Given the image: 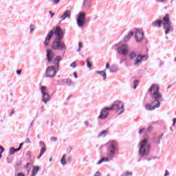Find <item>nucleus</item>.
<instances>
[{
	"label": "nucleus",
	"instance_id": "obj_55",
	"mask_svg": "<svg viewBox=\"0 0 176 176\" xmlns=\"http://www.w3.org/2000/svg\"><path fill=\"white\" fill-rule=\"evenodd\" d=\"M16 74H17V75H21V70H17Z\"/></svg>",
	"mask_w": 176,
	"mask_h": 176
},
{
	"label": "nucleus",
	"instance_id": "obj_7",
	"mask_svg": "<svg viewBox=\"0 0 176 176\" xmlns=\"http://www.w3.org/2000/svg\"><path fill=\"white\" fill-rule=\"evenodd\" d=\"M52 49L54 50H64L63 56L65 54V50H67V46L65 43L61 42V40H58L55 38L52 43Z\"/></svg>",
	"mask_w": 176,
	"mask_h": 176
},
{
	"label": "nucleus",
	"instance_id": "obj_16",
	"mask_svg": "<svg viewBox=\"0 0 176 176\" xmlns=\"http://www.w3.org/2000/svg\"><path fill=\"white\" fill-rule=\"evenodd\" d=\"M54 58V52L52 50H47V60L48 63H52V60Z\"/></svg>",
	"mask_w": 176,
	"mask_h": 176
},
{
	"label": "nucleus",
	"instance_id": "obj_10",
	"mask_svg": "<svg viewBox=\"0 0 176 176\" xmlns=\"http://www.w3.org/2000/svg\"><path fill=\"white\" fill-rule=\"evenodd\" d=\"M129 45L126 43L118 45L117 48L118 53L121 54V56H127V54H129Z\"/></svg>",
	"mask_w": 176,
	"mask_h": 176
},
{
	"label": "nucleus",
	"instance_id": "obj_48",
	"mask_svg": "<svg viewBox=\"0 0 176 176\" xmlns=\"http://www.w3.org/2000/svg\"><path fill=\"white\" fill-rule=\"evenodd\" d=\"M25 144H31V140H30L28 138L25 139Z\"/></svg>",
	"mask_w": 176,
	"mask_h": 176
},
{
	"label": "nucleus",
	"instance_id": "obj_15",
	"mask_svg": "<svg viewBox=\"0 0 176 176\" xmlns=\"http://www.w3.org/2000/svg\"><path fill=\"white\" fill-rule=\"evenodd\" d=\"M60 19H61V21H64L66 19H71V10H65L63 14L60 16Z\"/></svg>",
	"mask_w": 176,
	"mask_h": 176
},
{
	"label": "nucleus",
	"instance_id": "obj_25",
	"mask_svg": "<svg viewBox=\"0 0 176 176\" xmlns=\"http://www.w3.org/2000/svg\"><path fill=\"white\" fill-rule=\"evenodd\" d=\"M60 164L62 166L67 164V155L64 154L60 160Z\"/></svg>",
	"mask_w": 176,
	"mask_h": 176
},
{
	"label": "nucleus",
	"instance_id": "obj_9",
	"mask_svg": "<svg viewBox=\"0 0 176 176\" xmlns=\"http://www.w3.org/2000/svg\"><path fill=\"white\" fill-rule=\"evenodd\" d=\"M41 91L43 96V98H42L43 102H44V104H47V102L52 100L50 95H49V91L47 90V88L45 86H41Z\"/></svg>",
	"mask_w": 176,
	"mask_h": 176
},
{
	"label": "nucleus",
	"instance_id": "obj_21",
	"mask_svg": "<svg viewBox=\"0 0 176 176\" xmlns=\"http://www.w3.org/2000/svg\"><path fill=\"white\" fill-rule=\"evenodd\" d=\"M108 131H109L108 129L102 131L98 135V138H101V137H102L103 138H105V137H107V135L108 134Z\"/></svg>",
	"mask_w": 176,
	"mask_h": 176
},
{
	"label": "nucleus",
	"instance_id": "obj_8",
	"mask_svg": "<svg viewBox=\"0 0 176 176\" xmlns=\"http://www.w3.org/2000/svg\"><path fill=\"white\" fill-rule=\"evenodd\" d=\"M162 24L164 25L165 34H168V32L171 31V21H170V15L168 14H166L164 17Z\"/></svg>",
	"mask_w": 176,
	"mask_h": 176
},
{
	"label": "nucleus",
	"instance_id": "obj_53",
	"mask_svg": "<svg viewBox=\"0 0 176 176\" xmlns=\"http://www.w3.org/2000/svg\"><path fill=\"white\" fill-rule=\"evenodd\" d=\"M74 78H76V79H77L78 78V73H76V72H74Z\"/></svg>",
	"mask_w": 176,
	"mask_h": 176
},
{
	"label": "nucleus",
	"instance_id": "obj_59",
	"mask_svg": "<svg viewBox=\"0 0 176 176\" xmlns=\"http://www.w3.org/2000/svg\"><path fill=\"white\" fill-rule=\"evenodd\" d=\"M158 2H164L166 0H157Z\"/></svg>",
	"mask_w": 176,
	"mask_h": 176
},
{
	"label": "nucleus",
	"instance_id": "obj_27",
	"mask_svg": "<svg viewBox=\"0 0 176 176\" xmlns=\"http://www.w3.org/2000/svg\"><path fill=\"white\" fill-rule=\"evenodd\" d=\"M85 19H86V13H85V12H80L77 19L85 20Z\"/></svg>",
	"mask_w": 176,
	"mask_h": 176
},
{
	"label": "nucleus",
	"instance_id": "obj_56",
	"mask_svg": "<svg viewBox=\"0 0 176 176\" xmlns=\"http://www.w3.org/2000/svg\"><path fill=\"white\" fill-rule=\"evenodd\" d=\"M14 113V109H13L11 113H10V116H12V115H13Z\"/></svg>",
	"mask_w": 176,
	"mask_h": 176
},
{
	"label": "nucleus",
	"instance_id": "obj_23",
	"mask_svg": "<svg viewBox=\"0 0 176 176\" xmlns=\"http://www.w3.org/2000/svg\"><path fill=\"white\" fill-rule=\"evenodd\" d=\"M96 74H98V75H100L103 78V80H105L107 79V73L104 71H96Z\"/></svg>",
	"mask_w": 176,
	"mask_h": 176
},
{
	"label": "nucleus",
	"instance_id": "obj_26",
	"mask_svg": "<svg viewBox=\"0 0 176 176\" xmlns=\"http://www.w3.org/2000/svg\"><path fill=\"white\" fill-rule=\"evenodd\" d=\"M154 129H155V122H153L148 125L147 128V131L148 133H151V131H153Z\"/></svg>",
	"mask_w": 176,
	"mask_h": 176
},
{
	"label": "nucleus",
	"instance_id": "obj_34",
	"mask_svg": "<svg viewBox=\"0 0 176 176\" xmlns=\"http://www.w3.org/2000/svg\"><path fill=\"white\" fill-rule=\"evenodd\" d=\"M162 20L157 21L155 22V25H157V27H162Z\"/></svg>",
	"mask_w": 176,
	"mask_h": 176
},
{
	"label": "nucleus",
	"instance_id": "obj_64",
	"mask_svg": "<svg viewBox=\"0 0 176 176\" xmlns=\"http://www.w3.org/2000/svg\"><path fill=\"white\" fill-rule=\"evenodd\" d=\"M30 176H35V174H32V175H31Z\"/></svg>",
	"mask_w": 176,
	"mask_h": 176
},
{
	"label": "nucleus",
	"instance_id": "obj_3",
	"mask_svg": "<svg viewBox=\"0 0 176 176\" xmlns=\"http://www.w3.org/2000/svg\"><path fill=\"white\" fill-rule=\"evenodd\" d=\"M118 151H119V144H118V142L110 140L107 143V156L112 160V159L115 157V155L118 153Z\"/></svg>",
	"mask_w": 176,
	"mask_h": 176
},
{
	"label": "nucleus",
	"instance_id": "obj_40",
	"mask_svg": "<svg viewBox=\"0 0 176 176\" xmlns=\"http://www.w3.org/2000/svg\"><path fill=\"white\" fill-rule=\"evenodd\" d=\"M144 131H145V128H142L139 130L138 133L140 134V135H141V134H142Z\"/></svg>",
	"mask_w": 176,
	"mask_h": 176
},
{
	"label": "nucleus",
	"instance_id": "obj_24",
	"mask_svg": "<svg viewBox=\"0 0 176 176\" xmlns=\"http://www.w3.org/2000/svg\"><path fill=\"white\" fill-rule=\"evenodd\" d=\"M111 158H109V157H104L97 162V164L100 165L101 164V163H104V162H109Z\"/></svg>",
	"mask_w": 176,
	"mask_h": 176
},
{
	"label": "nucleus",
	"instance_id": "obj_33",
	"mask_svg": "<svg viewBox=\"0 0 176 176\" xmlns=\"http://www.w3.org/2000/svg\"><path fill=\"white\" fill-rule=\"evenodd\" d=\"M140 83V81L138 80H134L133 82V89L135 90L137 89V86H138V84Z\"/></svg>",
	"mask_w": 176,
	"mask_h": 176
},
{
	"label": "nucleus",
	"instance_id": "obj_2",
	"mask_svg": "<svg viewBox=\"0 0 176 176\" xmlns=\"http://www.w3.org/2000/svg\"><path fill=\"white\" fill-rule=\"evenodd\" d=\"M54 34L56 36L55 39H57L58 41H61V39L64 38V32H63V30L61 29V28H60V26H57L55 28V30H51L46 36L45 41L44 42L45 46H49L50 39L53 38V35H54Z\"/></svg>",
	"mask_w": 176,
	"mask_h": 176
},
{
	"label": "nucleus",
	"instance_id": "obj_19",
	"mask_svg": "<svg viewBox=\"0 0 176 176\" xmlns=\"http://www.w3.org/2000/svg\"><path fill=\"white\" fill-rule=\"evenodd\" d=\"M148 91L151 94L152 98H155V84L151 85Z\"/></svg>",
	"mask_w": 176,
	"mask_h": 176
},
{
	"label": "nucleus",
	"instance_id": "obj_18",
	"mask_svg": "<svg viewBox=\"0 0 176 176\" xmlns=\"http://www.w3.org/2000/svg\"><path fill=\"white\" fill-rule=\"evenodd\" d=\"M62 85H64L66 83L67 86H72V85H74V82H72V80L71 78H65L61 80Z\"/></svg>",
	"mask_w": 176,
	"mask_h": 176
},
{
	"label": "nucleus",
	"instance_id": "obj_52",
	"mask_svg": "<svg viewBox=\"0 0 176 176\" xmlns=\"http://www.w3.org/2000/svg\"><path fill=\"white\" fill-rule=\"evenodd\" d=\"M16 176H25V175H24V173H20L16 174Z\"/></svg>",
	"mask_w": 176,
	"mask_h": 176
},
{
	"label": "nucleus",
	"instance_id": "obj_20",
	"mask_svg": "<svg viewBox=\"0 0 176 176\" xmlns=\"http://www.w3.org/2000/svg\"><path fill=\"white\" fill-rule=\"evenodd\" d=\"M109 71L111 74H115L119 71V67H118L116 65H113L111 68H109Z\"/></svg>",
	"mask_w": 176,
	"mask_h": 176
},
{
	"label": "nucleus",
	"instance_id": "obj_35",
	"mask_svg": "<svg viewBox=\"0 0 176 176\" xmlns=\"http://www.w3.org/2000/svg\"><path fill=\"white\" fill-rule=\"evenodd\" d=\"M87 66V68H91V63H90V61L89 60V58L86 60Z\"/></svg>",
	"mask_w": 176,
	"mask_h": 176
},
{
	"label": "nucleus",
	"instance_id": "obj_1",
	"mask_svg": "<svg viewBox=\"0 0 176 176\" xmlns=\"http://www.w3.org/2000/svg\"><path fill=\"white\" fill-rule=\"evenodd\" d=\"M62 58L61 56H58L55 58L54 60L55 66H51L47 68L45 72V78H54V76H56L57 71H60V61H61Z\"/></svg>",
	"mask_w": 176,
	"mask_h": 176
},
{
	"label": "nucleus",
	"instance_id": "obj_46",
	"mask_svg": "<svg viewBox=\"0 0 176 176\" xmlns=\"http://www.w3.org/2000/svg\"><path fill=\"white\" fill-rule=\"evenodd\" d=\"M21 164V160L18 161L16 164V167H20Z\"/></svg>",
	"mask_w": 176,
	"mask_h": 176
},
{
	"label": "nucleus",
	"instance_id": "obj_39",
	"mask_svg": "<svg viewBox=\"0 0 176 176\" xmlns=\"http://www.w3.org/2000/svg\"><path fill=\"white\" fill-rule=\"evenodd\" d=\"M84 124H85L86 127H93L91 124L89 123V121H85Z\"/></svg>",
	"mask_w": 176,
	"mask_h": 176
},
{
	"label": "nucleus",
	"instance_id": "obj_38",
	"mask_svg": "<svg viewBox=\"0 0 176 176\" xmlns=\"http://www.w3.org/2000/svg\"><path fill=\"white\" fill-rule=\"evenodd\" d=\"M30 34H32V31H34L35 30V26H34V25H30Z\"/></svg>",
	"mask_w": 176,
	"mask_h": 176
},
{
	"label": "nucleus",
	"instance_id": "obj_28",
	"mask_svg": "<svg viewBox=\"0 0 176 176\" xmlns=\"http://www.w3.org/2000/svg\"><path fill=\"white\" fill-rule=\"evenodd\" d=\"M19 151H20V148H14L13 147H12L11 148H10V155H14L15 152H19Z\"/></svg>",
	"mask_w": 176,
	"mask_h": 176
},
{
	"label": "nucleus",
	"instance_id": "obj_22",
	"mask_svg": "<svg viewBox=\"0 0 176 176\" xmlns=\"http://www.w3.org/2000/svg\"><path fill=\"white\" fill-rule=\"evenodd\" d=\"M133 35H134V32L133 31L129 32L127 36L124 37V42H129V41H130V38H131Z\"/></svg>",
	"mask_w": 176,
	"mask_h": 176
},
{
	"label": "nucleus",
	"instance_id": "obj_49",
	"mask_svg": "<svg viewBox=\"0 0 176 176\" xmlns=\"http://www.w3.org/2000/svg\"><path fill=\"white\" fill-rule=\"evenodd\" d=\"M67 162H68V163H71V162H72V159L71 158V157H68L67 158Z\"/></svg>",
	"mask_w": 176,
	"mask_h": 176
},
{
	"label": "nucleus",
	"instance_id": "obj_17",
	"mask_svg": "<svg viewBox=\"0 0 176 176\" xmlns=\"http://www.w3.org/2000/svg\"><path fill=\"white\" fill-rule=\"evenodd\" d=\"M145 108L146 111H153L155 109V100H153L151 103H147Z\"/></svg>",
	"mask_w": 176,
	"mask_h": 176
},
{
	"label": "nucleus",
	"instance_id": "obj_43",
	"mask_svg": "<svg viewBox=\"0 0 176 176\" xmlns=\"http://www.w3.org/2000/svg\"><path fill=\"white\" fill-rule=\"evenodd\" d=\"M70 67H72V68H76V62H73L71 65Z\"/></svg>",
	"mask_w": 176,
	"mask_h": 176
},
{
	"label": "nucleus",
	"instance_id": "obj_32",
	"mask_svg": "<svg viewBox=\"0 0 176 176\" xmlns=\"http://www.w3.org/2000/svg\"><path fill=\"white\" fill-rule=\"evenodd\" d=\"M121 176H133V172L125 171L121 174Z\"/></svg>",
	"mask_w": 176,
	"mask_h": 176
},
{
	"label": "nucleus",
	"instance_id": "obj_5",
	"mask_svg": "<svg viewBox=\"0 0 176 176\" xmlns=\"http://www.w3.org/2000/svg\"><path fill=\"white\" fill-rule=\"evenodd\" d=\"M128 56L129 59L133 61L134 65H138L139 63H142L144 60H146L147 58L146 55H137V53L134 51L129 52Z\"/></svg>",
	"mask_w": 176,
	"mask_h": 176
},
{
	"label": "nucleus",
	"instance_id": "obj_44",
	"mask_svg": "<svg viewBox=\"0 0 176 176\" xmlns=\"http://www.w3.org/2000/svg\"><path fill=\"white\" fill-rule=\"evenodd\" d=\"M51 141H52L53 142H56V141H57V138L56 137H51L50 138Z\"/></svg>",
	"mask_w": 176,
	"mask_h": 176
},
{
	"label": "nucleus",
	"instance_id": "obj_13",
	"mask_svg": "<svg viewBox=\"0 0 176 176\" xmlns=\"http://www.w3.org/2000/svg\"><path fill=\"white\" fill-rule=\"evenodd\" d=\"M135 39L136 42H141L144 39V32L140 29H135Z\"/></svg>",
	"mask_w": 176,
	"mask_h": 176
},
{
	"label": "nucleus",
	"instance_id": "obj_57",
	"mask_svg": "<svg viewBox=\"0 0 176 176\" xmlns=\"http://www.w3.org/2000/svg\"><path fill=\"white\" fill-rule=\"evenodd\" d=\"M175 123H176V118L173 119V126H175Z\"/></svg>",
	"mask_w": 176,
	"mask_h": 176
},
{
	"label": "nucleus",
	"instance_id": "obj_37",
	"mask_svg": "<svg viewBox=\"0 0 176 176\" xmlns=\"http://www.w3.org/2000/svg\"><path fill=\"white\" fill-rule=\"evenodd\" d=\"M60 0H51V2H52L53 5H58V3Z\"/></svg>",
	"mask_w": 176,
	"mask_h": 176
},
{
	"label": "nucleus",
	"instance_id": "obj_12",
	"mask_svg": "<svg viewBox=\"0 0 176 176\" xmlns=\"http://www.w3.org/2000/svg\"><path fill=\"white\" fill-rule=\"evenodd\" d=\"M109 111H111L109 107H104L103 108L101 111L100 114L98 117V119H101L102 120H104V119H107L108 118V115H109Z\"/></svg>",
	"mask_w": 176,
	"mask_h": 176
},
{
	"label": "nucleus",
	"instance_id": "obj_60",
	"mask_svg": "<svg viewBox=\"0 0 176 176\" xmlns=\"http://www.w3.org/2000/svg\"><path fill=\"white\" fill-rule=\"evenodd\" d=\"M123 63V59H121L120 60V64H122Z\"/></svg>",
	"mask_w": 176,
	"mask_h": 176
},
{
	"label": "nucleus",
	"instance_id": "obj_11",
	"mask_svg": "<svg viewBox=\"0 0 176 176\" xmlns=\"http://www.w3.org/2000/svg\"><path fill=\"white\" fill-rule=\"evenodd\" d=\"M155 89H157V91L155 92V108H159L160 107V101H163V96L159 92V87L155 85Z\"/></svg>",
	"mask_w": 176,
	"mask_h": 176
},
{
	"label": "nucleus",
	"instance_id": "obj_4",
	"mask_svg": "<svg viewBox=\"0 0 176 176\" xmlns=\"http://www.w3.org/2000/svg\"><path fill=\"white\" fill-rule=\"evenodd\" d=\"M151 151V146L148 144V140L144 139L139 143V156L144 157V156H148L149 151Z\"/></svg>",
	"mask_w": 176,
	"mask_h": 176
},
{
	"label": "nucleus",
	"instance_id": "obj_42",
	"mask_svg": "<svg viewBox=\"0 0 176 176\" xmlns=\"http://www.w3.org/2000/svg\"><path fill=\"white\" fill-rule=\"evenodd\" d=\"M39 145H40V146L46 148V144H45V142H43L42 141L39 142Z\"/></svg>",
	"mask_w": 176,
	"mask_h": 176
},
{
	"label": "nucleus",
	"instance_id": "obj_50",
	"mask_svg": "<svg viewBox=\"0 0 176 176\" xmlns=\"http://www.w3.org/2000/svg\"><path fill=\"white\" fill-rule=\"evenodd\" d=\"M50 14L51 15V19H53V16H54V12L52 11H49Z\"/></svg>",
	"mask_w": 176,
	"mask_h": 176
},
{
	"label": "nucleus",
	"instance_id": "obj_54",
	"mask_svg": "<svg viewBox=\"0 0 176 176\" xmlns=\"http://www.w3.org/2000/svg\"><path fill=\"white\" fill-rule=\"evenodd\" d=\"M168 175H170V173L168 172V170H166L164 176H168Z\"/></svg>",
	"mask_w": 176,
	"mask_h": 176
},
{
	"label": "nucleus",
	"instance_id": "obj_31",
	"mask_svg": "<svg viewBox=\"0 0 176 176\" xmlns=\"http://www.w3.org/2000/svg\"><path fill=\"white\" fill-rule=\"evenodd\" d=\"M39 166H34L32 174H34V175H36V174H38V173L39 172Z\"/></svg>",
	"mask_w": 176,
	"mask_h": 176
},
{
	"label": "nucleus",
	"instance_id": "obj_41",
	"mask_svg": "<svg viewBox=\"0 0 176 176\" xmlns=\"http://www.w3.org/2000/svg\"><path fill=\"white\" fill-rule=\"evenodd\" d=\"M6 160H7V163L8 164H10V163H12V162H13V160H12V158H9V157H6Z\"/></svg>",
	"mask_w": 176,
	"mask_h": 176
},
{
	"label": "nucleus",
	"instance_id": "obj_61",
	"mask_svg": "<svg viewBox=\"0 0 176 176\" xmlns=\"http://www.w3.org/2000/svg\"><path fill=\"white\" fill-rule=\"evenodd\" d=\"M41 112H43V105L41 106Z\"/></svg>",
	"mask_w": 176,
	"mask_h": 176
},
{
	"label": "nucleus",
	"instance_id": "obj_58",
	"mask_svg": "<svg viewBox=\"0 0 176 176\" xmlns=\"http://www.w3.org/2000/svg\"><path fill=\"white\" fill-rule=\"evenodd\" d=\"M106 68L109 69V63H106Z\"/></svg>",
	"mask_w": 176,
	"mask_h": 176
},
{
	"label": "nucleus",
	"instance_id": "obj_30",
	"mask_svg": "<svg viewBox=\"0 0 176 176\" xmlns=\"http://www.w3.org/2000/svg\"><path fill=\"white\" fill-rule=\"evenodd\" d=\"M45 152H46V147H42L40 151V155L37 157V159H41L43 153H45Z\"/></svg>",
	"mask_w": 176,
	"mask_h": 176
},
{
	"label": "nucleus",
	"instance_id": "obj_36",
	"mask_svg": "<svg viewBox=\"0 0 176 176\" xmlns=\"http://www.w3.org/2000/svg\"><path fill=\"white\" fill-rule=\"evenodd\" d=\"M82 47H83V45H82V43H78V49H77V52H80Z\"/></svg>",
	"mask_w": 176,
	"mask_h": 176
},
{
	"label": "nucleus",
	"instance_id": "obj_63",
	"mask_svg": "<svg viewBox=\"0 0 176 176\" xmlns=\"http://www.w3.org/2000/svg\"><path fill=\"white\" fill-rule=\"evenodd\" d=\"M71 98V95L67 98V100H69Z\"/></svg>",
	"mask_w": 176,
	"mask_h": 176
},
{
	"label": "nucleus",
	"instance_id": "obj_14",
	"mask_svg": "<svg viewBox=\"0 0 176 176\" xmlns=\"http://www.w3.org/2000/svg\"><path fill=\"white\" fill-rule=\"evenodd\" d=\"M91 8V0H84L82 5L83 10H89Z\"/></svg>",
	"mask_w": 176,
	"mask_h": 176
},
{
	"label": "nucleus",
	"instance_id": "obj_47",
	"mask_svg": "<svg viewBox=\"0 0 176 176\" xmlns=\"http://www.w3.org/2000/svg\"><path fill=\"white\" fill-rule=\"evenodd\" d=\"M5 148L2 146H0V153H3Z\"/></svg>",
	"mask_w": 176,
	"mask_h": 176
},
{
	"label": "nucleus",
	"instance_id": "obj_45",
	"mask_svg": "<svg viewBox=\"0 0 176 176\" xmlns=\"http://www.w3.org/2000/svg\"><path fill=\"white\" fill-rule=\"evenodd\" d=\"M30 166H31V164L30 163H28L25 166L24 168H25V170H28V168H30Z\"/></svg>",
	"mask_w": 176,
	"mask_h": 176
},
{
	"label": "nucleus",
	"instance_id": "obj_62",
	"mask_svg": "<svg viewBox=\"0 0 176 176\" xmlns=\"http://www.w3.org/2000/svg\"><path fill=\"white\" fill-rule=\"evenodd\" d=\"M151 160H152V159H151V158H147V161H148V162H151Z\"/></svg>",
	"mask_w": 176,
	"mask_h": 176
},
{
	"label": "nucleus",
	"instance_id": "obj_6",
	"mask_svg": "<svg viewBox=\"0 0 176 176\" xmlns=\"http://www.w3.org/2000/svg\"><path fill=\"white\" fill-rule=\"evenodd\" d=\"M110 111H117L119 112L118 116L122 115L124 112V104L122 101H116L113 104H111L110 107H109Z\"/></svg>",
	"mask_w": 176,
	"mask_h": 176
},
{
	"label": "nucleus",
	"instance_id": "obj_51",
	"mask_svg": "<svg viewBox=\"0 0 176 176\" xmlns=\"http://www.w3.org/2000/svg\"><path fill=\"white\" fill-rule=\"evenodd\" d=\"M23 145H24V142H22L19 144V147L18 148H20V151L21 150V148H23Z\"/></svg>",
	"mask_w": 176,
	"mask_h": 176
},
{
	"label": "nucleus",
	"instance_id": "obj_29",
	"mask_svg": "<svg viewBox=\"0 0 176 176\" xmlns=\"http://www.w3.org/2000/svg\"><path fill=\"white\" fill-rule=\"evenodd\" d=\"M77 24H78V27H80V28L83 27V25H85V20L77 19Z\"/></svg>",
	"mask_w": 176,
	"mask_h": 176
}]
</instances>
